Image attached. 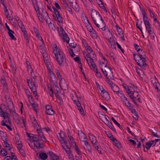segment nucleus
I'll return each mask as SVG.
<instances>
[{
  "label": "nucleus",
  "instance_id": "f257e3e1",
  "mask_svg": "<svg viewBox=\"0 0 160 160\" xmlns=\"http://www.w3.org/2000/svg\"><path fill=\"white\" fill-rule=\"evenodd\" d=\"M91 17L94 24L103 31L105 30L106 24L100 13L95 10L91 9Z\"/></svg>",
  "mask_w": 160,
  "mask_h": 160
},
{
  "label": "nucleus",
  "instance_id": "f03ea898",
  "mask_svg": "<svg viewBox=\"0 0 160 160\" xmlns=\"http://www.w3.org/2000/svg\"><path fill=\"white\" fill-rule=\"evenodd\" d=\"M53 53L59 65L61 67L66 65L67 63L64 54L59 49H58L56 45L53 48Z\"/></svg>",
  "mask_w": 160,
  "mask_h": 160
},
{
  "label": "nucleus",
  "instance_id": "7ed1b4c3",
  "mask_svg": "<svg viewBox=\"0 0 160 160\" xmlns=\"http://www.w3.org/2000/svg\"><path fill=\"white\" fill-rule=\"evenodd\" d=\"M134 59L137 62V64L142 69H145L147 67V64L146 63V57H141L137 55V53H133Z\"/></svg>",
  "mask_w": 160,
  "mask_h": 160
},
{
  "label": "nucleus",
  "instance_id": "20e7f679",
  "mask_svg": "<svg viewBox=\"0 0 160 160\" xmlns=\"http://www.w3.org/2000/svg\"><path fill=\"white\" fill-rule=\"evenodd\" d=\"M59 34L60 36H62V38L64 42H66L68 43H69L70 39L68 37V34L66 33L62 28H60L58 29Z\"/></svg>",
  "mask_w": 160,
  "mask_h": 160
},
{
  "label": "nucleus",
  "instance_id": "39448f33",
  "mask_svg": "<svg viewBox=\"0 0 160 160\" xmlns=\"http://www.w3.org/2000/svg\"><path fill=\"white\" fill-rule=\"evenodd\" d=\"M47 58H48V57L46 58V59H44V62L47 67L48 70L49 71V72L51 75V79L52 81H53V80L52 79V78H53L54 79H55V75L54 74L53 72L51 70V69L50 68L49 66L50 65V62H49L48 60L46 59Z\"/></svg>",
  "mask_w": 160,
  "mask_h": 160
},
{
  "label": "nucleus",
  "instance_id": "423d86ee",
  "mask_svg": "<svg viewBox=\"0 0 160 160\" xmlns=\"http://www.w3.org/2000/svg\"><path fill=\"white\" fill-rule=\"evenodd\" d=\"M33 78H31L30 79H27V82L28 86H34L38 85L36 82L35 76L34 75V74H33V76H32Z\"/></svg>",
  "mask_w": 160,
  "mask_h": 160
},
{
  "label": "nucleus",
  "instance_id": "0eeeda50",
  "mask_svg": "<svg viewBox=\"0 0 160 160\" xmlns=\"http://www.w3.org/2000/svg\"><path fill=\"white\" fill-rule=\"evenodd\" d=\"M52 8L54 10V12L56 15L58 22L59 23H62L63 21L59 13V11L57 10V9L54 6L52 7Z\"/></svg>",
  "mask_w": 160,
  "mask_h": 160
},
{
  "label": "nucleus",
  "instance_id": "6e6552de",
  "mask_svg": "<svg viewBox=\"0 0 160 160\" xmlns=\"http://www.w3.org/2000/svg\"><path fill=\"white\" fill-rule=\"evenodd\" d=\"M57 136L58 137L61 144L62 145L63 144H64V145H65V147H66L67 148H68V145L67 144V141L65 140V138L62 137L61 135V133H58Z\"/></svg>",
  "mask_w": 160,
  "mask_h": 160
},
{
  "label": "nucleus",
  "instance_id": "1a4fd4ad",
  "mask_svg": "<svg viewBox=\"0 0 160 160\" xmlns=\"http://www.w3.org/2000/svg\"><path fill=\"white\" fill-rule=\"evenodd\" d=\"M0 116L4 119H6L5 122L7 123H10L11 122L10 116L7 112H4V113L2 114Z\"/></svg>",
  "mask_w": 160,
  "mask_h": 160
},
{
  "label": "nucleus",
  "instance_id": "9d476101",
  "mask_svg": "<svg viewBox=\"0 0 160 160\" xmlns=\"http://www.w3.org/2000/svg\"><path fill=\"white\" fill-rule=\"evenodd\" d=\"M45 112L47 115H52L54 112L52 106L51 105H46L45 106Z\"/></svg>",
  "mask_w": 160,
  "mask_h": 160
},
{
  "label": "nucleus",
  "instance_id": "9b49d317",
  "mask_svg": "<svg viewBox=\"0 0 160 160\" xmlns=\"http://www.w3.org/2000/svg\"><path fill=\"white\" fill-rule=\"evenodd\" d=\"M1 82L3 85L4 91L7 92L8 91V85L7 82H6L5 78L3 76L1 77Z\"/></svg>",
  "mask_w": 160,
  "mask_h": 160
},
{
  "label": "nucleus",
  "instance_id": "f8f14e48",
  "mask_svg": "<svg viewBox=\"0 0 160 160\" xmlns=\"http://www.w3.org/2000/svg\"><path fill=\"white\" fill-rule=\"evenodd\" d=\"M89 137L93 146H95L96 145H97V144H98V142L95 136L90 134H89Z\"/></svg>",
  "mask_w": 160,
  "mask_h": 160
},
{
  "label": "nucleus",
  "instance_id": "ddd939ff",
  "mask_svg": "<svg viewBox=\"0 0 160 160\" xmlns=\"http://www.w3.org/2000/svg\"><path fill=\"white\" fill-rule=\"evenodd\" d=\"M78 136L81 141L84 142V143L87 141V138L85 134L82 132L78 134Z\"/></svg>",
  "mask_w": 160,
  "mask_h": 160
},
{
  "label": "nucleus",
  "instance_id": "4468645a",
  "mask_svg": "<svg viewBox=\"0 0 160 160\" xmlns=\"http://www.w3.org/2000/svg\"><path fill=\"white\" fill-rule=\"evenodd\" d=\"M10 113L13 116V119L15 120L19 121V117L18 114L16 112L15 109L10 111Z\"/></svg>",
  "mask_w": 160,
  "mask_h": 160
},
{
  "label": "nucleus",
  "instance_id": "2eb2a0df",
  "mask_svg": "<svg viewBox=\"0 0 160 160\" xmlns=\"http://www.w3.org/2000/svg\"><path fill=\"white\" fill-rule=\"evenodd\" d=\"M103 98L105 100L108 101L110 99V97L109 94L106 91H104V92L101 94Z\"/></svg>",
  "mask_w": 160,
  "mask_h": 160
},
{
  "label": "nucleus",
  "instance_id": "dca6fc26",
  "mask_svg": "<svg viewBox=\"0 0 160 160\" xmlns=\"http://www.w3.org/2000/svg\"><path fill=\"white\" fill-rule=\"evenodd\" d=\"M116 93L124 101H128L127 98L124 96L122 91H119V90H118V91L116 92Z\"/></svg>",
  "mask_w": 160,
  "mask_h": 160
},
{
  "label": "nucleus",
  "instance_id": "f3484780",
  "mask_svg": "<svg viewBox=\"0 0 160 160\" xmlns=\"http://www.w3.org/2000/svg\"><path fill=\"white\" fill-rule=\"evenodd\" d=\"M41 16L47 22L48 18H49L48 13L46 12V10L43 9H42Z\"/></svg>",
  "mask_w": 160,
  "mask_h": 160
},
{
  "label": "nucleus",
  "instance_id": "a211bd4d",
  "mask_svg": "<svg viewBox=\"0 0 160 160\" xmlns=\"http://www.w3.org/2000/svg\"><path fill=\"white\" fill-rule=\"evenodd\" d=\"M33 119L32 120V123L34 128H36L37 130L40 129V127L39 126L36 119L34 117L33 118Z\"/></svg>",
  "mask_w": 160,
  "mask_h": 160
},
{
  "label": "nucleus",
  "instance_id": "6ab92c4d",
  "mask_svg": "<svg viewBox=\"0 0 160 160\" xmlns=\"http://www.w3.org/2000/svg\"><path fill=\"white\" fill-rule=\"evenodd\" d=\"M37 131L38 134V136L41 138V140L43 142L47 141V140L46 139L45 137L44 136L43 134L41 129V128L40 129Z\"/></svg>",
  "mask_w": 160,
  "mask_h": 160
},
{
  "label": "nucleus",
  "instance_id": "aec40b11",
  "mask_svg": "<svg viewBox=\"0 0 160 160\" xmlns=\"http://www.w3.org/2000/svg\"><path fill=\"white\" fill-rule=\"evenodd\" d=\"M105 124H106L114 132H116V130L114 128V126L111 121H109L108 120H107L106 121Z\"/></svg>",
  "mask_w": 160,
  "mask_h": 160
},
{
  "label": "nucleus",
  "instance_id": "412c9836",
  "mask_svg": "<svg viewBox=\"0 0 160 160\" xmlns=\"http://www.w3.org/2000/svg\"><path fill=\"white\" fill-rule=\"evenodd\" d=\"M26 63L27 66V69L28 72H30L31 75V76H33V71L32 69V67L30 65V64L29 62H28V61L26 62Z\"/></svg>",
  "mask_w": 160,
  "mask_h": 160
},
{
  "label": "nucleus",
  "instance_id": "4be33fe9",
  "mask_svg": "<svg viewBox=\"0 0 160 160\" xmlns=\"http://www.w3.org/2000/svg\"><path fill=\"white\" fill-rule=\"evenodd\" d=\"M3 6L4 12L7 18H8L9 20H12L13 18L12 17H8V16L9 15V13L5 5V4H3Z\"/></svg>",
  "mask_w": 160,
  "mask_h": 160
},
{
  "label": "nucleus",
  "instance_id": "5701e85b",
  "mask_svg": "<svg viewBox=\"0 0 160 160\" xmlns=\"http://www.w3.org/2000/svg\"><path fill=\"white\" fill-rule=\"evenodd\" d=\"M107 79H113V74L112 72L111 71L110 69H108V70L107 71Z\"/></svg>",
  "mask_w": 160,
  "mask_h": 160
},
{
  "label": "nucleus",
  "instance_id": "b1692460",
  "mask_svg": "<svg viewBox=\"0 0 160 160\" xmlns=\"http://www.w3.org/2000/svg\"><path fill=\"white\" fill-rule=\"evenodd\" d=\"M85 48L86 51L88 53L91 54V53L92 52L93 56H96L95 54V52H93L90 46L88 45L87 47Z\"/></svg>",
  "mask_w": 160,
  "mask_h": 160
},
{
  "label": "nucleus",
  "instance_id": "393cba45",
  "mask_svg": "<svg viewBox=\"0 0 160 160\" xmlns=\"http://www.w3.org/2000/svg\"><path fill=\"white\" fill-rule=\"evenodd\" d=\"M40 158L42 160H46L48 157L47 154L45 152H41L39 154Z\"/></svg>",
  "mask_w": 160,
  "mask_h": 160
},
{
  "label": "nucleus",
  "instance_id": "a878e982",
  "mask_svg": "<svg viewBox=\"0 0 160 160\" xmlns=\"http://www.w3.org/2000/svg\"><path fill=\"white\" fill-rule=\"evenodd\" d=\"M130 98L132 99H137V98H138V93L137 92H133L132 94H130L129 95Z\"/></svg>",
  "mask_w": 160,
  "mask_h": 160
},
{
  "label": "nucleus",
  "instance_id": "bb28decb",
  "mask_svg": "<svg viewBox=\"0 0 160 160\" xmlns=\"http://www.w3.org/2000/svg\"><path fill=\"white\" fill-rule=\"evenodd\" d=\"M84 144L86 146V148L85 149L87 150L89 152H91L92 151L91 147L88 141H86V142H84Z\"/></svg>",
  "mask_w": 160,
  "mask_h": 160
},
{
  "label": "nucleus",
  "instance_id": "cd10ccee",
  "mask_svg": "<svg viewBox=\"0 0 160 160\" xmlns=\"http://www.w3.org/2000/svg\"><path fill=\"white\" fill-rule=\"evenodd\" d=\"M32 137H31V141L32 142H35L39 140V139L37 135H33L32 134Z\"/></svg>",
  "mask_w": 160,
  "mask_h": 160
},
{
  "label": "nucleus",
  "instance_id": "c85d7f7f",
  "mask_svg": "<svg viewBox=\"0 0 160 160\" xmlns=\"http://www.w3.org/2000/svg\"><path fill=\"white\" fill-rule=\"evenodd\" d=\"M48 91L49 94L50 96L52 98H53L54 97L53 91L51 85H50V86H48Z\"/></svg>",
  "mask_w": 160,
  "mask_h": 160
},
{
  "label": "nucleus",
  "instance_id": "c756f323",
  "mask_svg": "<svg viewBox=\"0 0 160 160\" xmlns=\"http://www.w3.org/2000/svg\"><path fill=\"white\" fill-rule=\"evenodd\" d=\"M137 55L141 57H146L145 52L141 49L138 51Z\"/></svg>",
  "mask_w": 160,
  "mask_h": 160
},
{
  "label": "nucleus",
  "instance_id": "7c9ffc66",
  "mask_svg": "<svg viewBox=\"0 0 160 160\" xmlns=\"http://www.w3.org/2000/svg\"><path fill=\"white\" fill-rule=\"evenodd\" d=\"M111 88L112 90L114 92L116 93V92L118 91V90H119V88L114 84H112H112L111 86Z\"/></svg>",
  "mask_w": 160,
  "mask_h": 160
},
{
  "label": "nucleus",
  "instance_id": "2f4dec72",
  "mask_svg": "<svg viewBox=\"0 0 160 160\" xmlns=\"http://www.w3.org/2000/svg\"><path fill=\"white\" fill-rule=\"evenodd\" d=\"M146 30H148V32L149 34L151 35H153V29L152 28L151 26H149L146 27ZM154 37V36H153Z\"/></svg>",
  "mask_w": 160,
  "mask_h": 160
},
{
  "label": "nucleus",
  "instance_id": "473e14b6",
  "mask_svg": "<svg viewBox=\"0 0 160 160\" xmlns=\"http://www.w3.org/2000/svg\"><path fill=\"white\" fill-rule=\"evenodd\" d=\"M8 33L9 37L11 38V39L13 40H16V38L14 37V36L13 34H14V32L13 31L11 30L10 31L8 32Z\"/></svg>",
  "mask_w": 160,
  "mask_h": 160
},
{
  "label": "nucleus",
  "instance_id": "72a5a7b5",
  "mask_svg": "<svg viewBox=\"0 0 160 160\" xmlns=\"http://www.w3.org/2000/svg\"><path fill=\"white\" fill-rule=\"evenodd\" d=\"M8 107L10 111L15 109L13 103L12 101H10L8 103Z\"/></svg>",
  "mask_w": 160,
  "mask_h": 160
},
{
  "label": "nucleus",
  "instance_id": "f704fd0d",
  "mask_svg": "<svg viewBox=\"0 0 160 160\" xmlns=\"http://www.w3.org/2000/svg\"><path fill=\"white\" fill-rule=\"evenodd\" d=\"M40 52L42 55L44 59H46V58H47L48 55L46 52L44 48H43L42 49H41V50Z\"/></svg>",
  "mask_w": 160,
  "mask_h": 160
},
{
  "label": "nucleus",
  "instance_id": "c9c22d12",
  "mask_svg": "<svg viewBox=\"0 0 160 160\" xmlns=\"http://www.w3.org/2000/svg\"><path fill=\"white\" fill-rule=\"evenodd\" d=\"M87 21H88V24L86 26L87 29L88 31H89L90 32H92V31L93 30V28L91 25L89 23V21L87 19Z\"/></svg>",
  "mask_w": 160,
  "mask_h": 160
},
{
  "label": "nucleus",
  "instance_id": "e433bc0d",
  "mask_svg": "<svg viewBox=\"0 0 160 160\" xmlns=\"http://www.w3.org/2000/svg\"><path fill=\"white\" fill-rule=\"evenodd\" d=\"M62 146L63 147V149L65 150L67 153L68 155V156L72 154L71 152V151L70 150V147L68 146V148H67V149H66V148H65L63 146V145H62Z\"/></svg>",
  "mask_w": 160,
  "mask_h": 160
},
{
  "label": "nucleus",
  "instance_id": "4c0bfd02",
  "mask_svg": "<svg viewBox=\"0 0 160 160\" xmlns=\"http://www.w3.org/2000/svg\"><path fill=\"white\" fill-rule=\"evenodd\" d=\"M133 87H134V85H132V86H131L129 87V91L128 92V93L129 94V95L132 94L133 92H135L134 89H133Z\"/></svg>",
  "mask_w": 160,
  "mask_h": 160
},
{
  "label": "nucleus",
  "instance_id": "58836bf2",
  "mask_svg": "<svg viewBox=\"0 0 160 160\" xmlns=\"http://www.w3.org/2000/svg\"><path fill=\"white\" fill-rule=\"evenodd\" d=\"M34 143V146L36 147L38 149H40L42 148L41 145L39 142V140L38 141L35 142Z\"/></svg>",
  "mask_w": 160,
  "mask_h": 160
},
{
  "label": "nucleus",
  "instance_id": "ea45409f",
  "mask_svg": "<svg viewBox=\"0 0 160 160\" xmlns=\"http://www.w3.org/2000/svg\"><path fill=\"white\" fill-rule=\"evenodd\" d=\"M8 142H2L3 146L8 148V149L10 151L11 149V148L10 147V145L8 143Z\"/></svg>",
  "mask_w": 160,
  "mask_h": 160
},
{
  "label": "nucleus",
  "instance_id": "a19ab883",
  "mask_svg": "<svg viewBox=\"0 0 160 160\" xmlns=\"http://www.w3.org/2000/svg\"><path fill=\"white\" fill-rule=\"evenodd\" d=\"M96 84L97 86L98 89L101 92V94L104 92V91H105L102 86L100 85L99 84H98L97 83H96Z\"/></svg>",
  "mask_w": 160,
  "mask_h": 160
},
{
  "label": "nucleus",
  "instance_id": "79ce46f5",
  "mask_svg": "<svg viewBox=\"0 0 160 160\" xmlns=\"http://www.w3.org/2000/svg\"><path fill=\"white\" fill-rule=\"evenodd\" d=\"M33 6L37 14H39L40 12L39 10V7L38 5V3L36 4V5H33Z\"/></svg>",
  "mask_w": 160,
  "mask_h": 160
},
{
  "label": "nucleus",
  "instance_id": "37998d69",
  "mask_svg": "<svg viewBox=\"0 0 160 160\" xmlns=\"http://www.w3.org/2000/svg\"><path fill=\"white\" fill-rule=\"evenodd\" d=\"M73 146H75V147H74V149L76 151V152L78 153L79 155L81 154V152L79 150V149L78 148V146H77L76 143H74V145H73Z\"/></svg>",
  "mask_w": 160,
  "mask_h": 160
},
{
  "label": "nucleus",
  "instance_id": "c03bdc74",
  "mask_svg": "<svg viewBox=\"0 0 160 160\" xmlns=\"http://www.w3.org/2000/svg\"><path fill=\"white\" fill-rule=\"evenodd\" d=\"M69 52L70 55L71 57H73L75 56V55L74 53L75 49H74L70 48Z\"/></svg>",
  "mask_w": 160,
  "mask_h": 160
},
{
  "label": "nucleus",
  "instance_id": "a18cd8bd",
  "mask_svg": "<svg viewBox=\"0 0 160 160\" xmlns=\"http://www.w3.org/2000/svg\"><path fill=\"white\" fill-rule=\"evenodd\" d=\"M115 145L118 148H121V146L120 142L117 139L114 142Z\"/></svg>",
  "mask_w": 160,
  "mask_h": 160
},
{
  "label": "nucleus",
  "instance_id": "49530a36",
  "mask_svg": "<svg viewBox=\"0 0 160 160\" xmlns=\"http://www.w3.org/2000/svg\"><path fill=\"white\" fill-rule=\"evenodd\" d=\"M72 8L76 12H79V7L76 2L75 3L74 6H73Z\"/></svg>",
  "mask_w": 160,
  "mask_h": 160
},
{
  "label": "nucleus",
  "instance_id": "de8ad7c7",
  "mask_svg": "<svg viewBox=\"0 0 160 160\" xmlns=\"http://www.w3.org/2000/svg\"><path fill=\"white\" fill-rule=\"evenodd\" d=\"M92 32V33L91 35L92 37L94 38H97L98 35L96 33V32L95 30H93Z\"/></svg>",
  "mask_w": 160,
  "mask_h": 160
},
{
  "label": "nucleus",
  "instance_id": "09e8293b",
  "mask_svg": "<svg viewBox=\"0 0 160 160\" xmlns=\"http://www.w3.org/2000/svg\"><path fill=\"white\" fill-rule=\"evenodd\" d=\"M1 153L2 155L3 156H5L7 155V152L4 149H2L1 151Z\"/></svg>",
  "mask_w": 160,
  "mask_h": 160
},
{
  "label": "nucleus",
  "instance_id": "8fccbe9b",
  "mask_svg": "<svg viewBox=\"0 0 160 160\" xmlns=\"http://www.w3.org/2000/svg\"><path fill=\"white\" fill-rule=\"evenodd\" d=\"M90 54L87 53L86 54L85 56H84V58L87 61L88 64H89V63L88 62V58H90V57L91 56V55H90Z\"/></svg>",
  "mask_w": 160,
  "mask_h": 160
},
{
  "label": "nucleus",
  "instance_id": "3c124183",
  "mask_svg": "<svg viewBox=\"0 0 160 160\" xmlns=\"http://www.w3.org/2000/svg\"><path fill=\"white\" fill-rule=\"evenodd\" d=\"M93 146L94 147V148L98 151V153H101V148L99 147V143H98V144H97V145H96L95 146Z\"/></svg>",
  "mask_w": 160,
  "mask_h": 160
},
{
  "label": "nucleus",
  "instance_id": "603ef678",
  "mask_svg": "<svg viewBox=\"0 0 160 160\" xmlns=\"http://www.w3.org/2000/svg\"><path fill=\"white\" fill-rule=\"evenodd\" d=\"M68 137L70 139V141L72 143V145H74V143H76L74 142L73 138L69 134L68 135Z\"/></svg>",
  "mask_w": 160,
  "mask_h": 160
},
{
  "label": "nucleus",
  "instance_id": "864d4df0",
  "mask_svg": "<svg viewBox=\"0 0 160 160\" xmlns=\"http://www.w3.org/2000/svg\"><path fill=\"white\" fill-rule=\"evenodd\" d=\"M38 87V85L34 86H32L31 85V86H29V87L30 88L32 91L33 92V91H37L36 90V88Z\"/></svg>",
  "mask_w": 160,
  "mask_h": 160
},
{
  "label": "nucleus",
  "instance_id": "5fc2aeb1",
  "mask_svg": "<svg viewBox=\"0 0 160 160\" xmlns=\"http://www.w3.org/2000/svg\"><path fill=\"white\" fill-rule=\"evenodd\" d=\"M74 102H75V104H76V105L77 107V108H78L79 107L81 106V105L80 103L79 102L78 99L77 100H73Z\"/></svg>",
  "mask_w": 160,
  "mask_h": 160
},
{
  "label": "nucleus",
  "instance_id": "6e6d98bb",
  "mask_svg": "<svg viewBox=\"0 0 160 160\" xmlns=\"http://www.w3.org/2000/svg\"><path fill=\"white\" fill-rule=\"evenodd\" d=\"M155 22V23L156 24L157 23V27L158 28L160 27V26L159 25V21L157 20V18L155 17L154 18V19L153 20Z\"/></svg>",
  "mask_w": 160,
  "mask_h": 160
},
{
  "label": "nucleus",
  "instance_id": "4d7b16f0",
  "mask_svg": "<svg viewBox=\"0 0 160 160\" xmlns=\"http://www.w3.org/2000/svg\"><path fill=\"white\" fill-rule=\"evenodd\" d=\"M111 119L113 121L114 123L117 125L118 127H120V124L113 117H112Z\"/></svg>",
  "mask_w": 160,
  "mask_h": 160
},
{
  "label": "nucleus",
  "instance_id": "13d9d810",
  "mask_svg": "<svg viewBox=\"0 0 160 160\" xmlns=\"http://www.w3.org/2000/svg\"><path fill=\"white\" fill-rule=\"evenodd\" d=\"M151 146H152L151 145L150 142H148L146 143V149L148 150H149L150 149V147Z\"/></svg>",
  "mask_w": 160,
  "mask_h": 160
},
{
  "label": "nucleus",
  "instance_id": "bf43d9fd",
  "mask_svg": "<svg viewBox=\"0 0 160 160\" xmlns=\"http://www.w3.org/2000/svg\"><path fill=\"white\" fill-rule=\"evenodd\" d=\"M82 43L84 46L85 48L87 47L88 45L85 40L83 39L82 40Z\"/></svg>",
  "mask_w": 160,
  "mask_h": 160
},
{
  "label": "nucleus",
  "instance_id": "052dcab7",
  "mask_svg": "<svg viewBox=\"0 0 160 160\" xmlns=\"http://www.w3.org/2000/svg\"><path fill=\"white\" fill-rule=\"evenodd\" d=\"M91 57H92L91 56H90V58H88V62L89 61L91 63V64L93 63V62H94L92 58H94V56H92V58Z\"/></svg>",
  "mask_w": 160,
  "mask_h": 160
},
{
  "label": "nucleus",
  "instance_id": "680f3d73",
  "mask_svg": "<svg viewBox=\"0 0 160 160\" xmlns=\"http://www.w3.org/2000/svg\"><path fill=\"white\" fill-rule=\"evenodd\" d=\"M148 10L150 14V16L151 18H154V17H156L155 15L152 12V11L150 10V8L148 9Z\"/></svg>",
  "mask_w": 160,
  "mask_h": 160
},
{
  "label": "nucleus",
  "instance_id": "e2e57ef3",
  "mask_svg": "<svg viewBox=\"0 0 160 160\" xmlns=\"http://www.w3.org/2000/svg\"><path fill=\"white\" fill-rule=\"evenodd\" d=\"M30 103L32 105V107H33L34 110L36 111H37V110L36 109V107L35 104L34 103H31V102H30V100H29Z\"/></svg>",
  "mask_w": 160,
  "mask_h": 160
},
{
  "label": "nucleus",
  "instance_id": "0e129e2a",
  "mask_svg": "<svg viewBox=\"0 0 160 160\" xmlns=\"http://www.w3.org/2000/svg\"><path fill=\"white\" fill-rule=\"evenodd\" d=\"M134 116H133V118L136 120H138V116L137 112L133 113Z\"/></svg>",
  "mask_w": 160,
  "mask_h": 160
},
{
  "label": "nucleus",
  "instance_id": "69168bd1",
  "mask_svg": "<svg viewBox=\"0 0 160 160\" xmlns=\"http://www.w3.org/2000/svg\"><path fill=\"white\" fill-rule=\"evenodd\" d=\"M144 22L146 27L151 25V24L149 22V20H148L145 22Z\"/></svg>",
  "mask_w": 160,
  "mask_h": 160
},
{
  "label": "nucleus",
  "instance_id": "338daca9",
  "mask_svg": "<svg viewBox=\"0 0 160 160\" xmlns=\"http://www.w3.org/2000/svg\"><path fill=\"white\" fill-rule=\"evenodd\" d=\"M57 75L58 78L61 80L62 79V76L60 74L58 70H57Z\"/></svg>",
  "mask_w": 160,
  "mask_h": 160
},
{
  "label": "nucleus",
  "instance_id": "774afa93",
  "mask_svg": "<svg viewBox=\"0 0 160 160\" xmlns=\"http://www.w3.org/2000/svg\"><path fill=\"white\" fill-rule=\"evenodd\" d=\"M19 152L23 157H24L25 156V153L23 150L22 149L19 150Z\"/></svg>",
  "mask_w": 160,
  "mask_h": 160
}]
</instances>
